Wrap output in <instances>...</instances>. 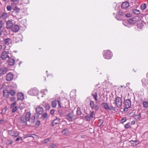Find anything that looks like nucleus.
Wrapping results in <instances>:
<instances>
[{
  "instance_id": "f257e3e1",
  "label": "nucleus",
  "mask_w": 148,
  "mask_h": 148,
  "mask_svg": "<svg viewBox=\"0 0 148 148\" xmlns=\"http://www.w3.org/2000/svg\"><path fill=\"white\" fill-rule=\"evenodd\" d=\"M122 100L121 98L117 97L114 99V104L118 108H120L122 104Z\"/></svg>"
},
{
  "instance_id": "f03ea898",
  "label": "nucleus",
  "mask_w": 148,
  "mask_h": 148,
  "mask_svg": "<svg viewBox=\"0 0 148 148\" xmlns=\"http://www.w3.org/2000/svg\"><path fill=\"white\" fill-rule=\"evenodd\" d=\"M8 134L11 136L16 137L19 136V133L17 131L12 129L11 130H8Z\"/></svg>"
},
{
  "instance_id": "7ed1b4c3",
  "label": "nucleus",
  "mask_w": 148,
  "mask_h": 148,
  "mask_svg": "<svg viewBox=\"0 0 148 148\" xmlns=\"http://www.w3.org/2000/svg\"><path fill=\"white\" fill-rule=\"evenodd\" d=\"M123 14V10H120L118 12L117 14L115 16V18L118 20L121 21L124 18Z\"/></svg>"
},
{
  "instance_id": "20e7f679",
  "label": "nucleus",
  "mask_w": 148,
  "mask_h": 148,
  "mask_svg": "<svg viewBox=\"0 0 148 148\" xmlns=\"http://www.w3.org/2000/svg\"><path fill=\"white\" fill-rule=\"evenodd\" d=\"M104 54L103 56L105 59H110L112 56V52L110 50H107L104 51Z\"/></svg>"
},
{
  "instance_id": "39448f33",
  "label": "nucleus",
  "mask_w": 148,
  "mask_h": 148,
  "mask_svg": "<svg viewBox=\"0 0 148 148\" xmlns=\"http://www.w3.org/2000/svg\"><path fill=\"white\" fill-rule=\"evenodd\" d=\"M38 90L36 88H31L28 92V93L32 96L36 95H38Z\"/></svg>"
},
{
  "instance_id": "423d86ee",
  "label": "nucleus",
  "mask_w": 148,
  "mask_h": 148,
  "mask_svg": "<svg viewBox=\"0 0 148 148\" xmlns=\"http://www.w3.org/2000/svg\"><path fill=\"white\" fill-rule=\"evenodd\" d=\"M65 117L66 119L70 121H72L73 120H75L73 112L68 113L65 115Z\"/></svg>"
},
{
  "instance_id": "0eeeda50",
  "label": "nucleus",
  "mask_w": 148,
  "mask_h": 148,
  "mask_svg": "<svg viewBox=\"0 0 148 148\" xmlns=\"http://www.w3.org/2000/svg\"><path fill=\"white\" fill-rule=\"evenodd\" d=\"M65 109V108L63 106L61 108L58 107V114L60 116L62 117L63 116L64 114L66 112Z\"/></svg>"
},
{
  "instance_id": "6e6552de",
  "label": "nucleus",
  "mask_w": 148,
  "mask_h": 148,
  "mask_svg": "<svg viewBox=\"0 0 148 148\" xmlns=\"http://www.w3.org/2000/svg\"><path fill=\"white\" fill-rule=\"evenodd\" d=\"M129 6V3L127 1H125L122 3L121 5V8L122 9L121 10H123V11L127 10V8Z\"/></svg>"
},
{
  "instance_id": "1a4fd4ad",
  "label": "nucleus",
  "mask_w": 148,
  "mask_h": 148,
  "mask_svg": "<svg viewBox=\"0 0 148 148\" xmlns=\"http://www.w3.org/2000/svg\"><path fill=\"white\" fill-rule=\"evenodd\" d=\"M35 110L37 114L41 115L44 112V110L42 107L40 106H38L35 109Z\"/></svg>"
},
{
  "instance_id": "9d476101",
  "label": "nucleus",
  "mask_w": 148,
  "mask_h": 148,
  "mask_svg": "<svg viewBox=\"0 0 148 148\" xmlns=\"http://www.w3.org/2000/svg\"><path fill=\"white\" fill-rule=\"evenodd\" d=\"M18 121L19 123L22 124L24 125H25L27 124V121L23 116H21L19 117L18 119Z\"/></svg>"
},
{
  "instance_id": "9b49d317",
  "label": "nucleus",
  "mask_w": 148,
  "mask_h": 148,
  "mask_svg": "<svg viewBox=\"0 0 148 148\" xmlns=\"http://www.w3.org/2000/svg\"><path fill=\"white\" fill-rule=\"evenodd\" d=\"M9 53L8 51H4L1 55V58L2 60H4L6 59L7 58H9V56L8 55Z\"/></svg>"
},
{
  "instance_id": "f8f14e48",
  "label": "nucleus",
  "mask_w": 148,
  "mask_h": 148,
  "mask_svg": "<svg viewBox=\"0 0 148 148\" xmlns=\"http://www.w3.org/2000/svg\"><path fill=\"white\" fill-rule=\"evenodd\" d=\"M137 21V18L136 17H134L127 20V21L129 24L132 25L135 23Z\"/></svg>"
},
{
  "instance_id": "ddd939ff",
  "label": "nucleus",
  "mask_w": 148,
  "mask_h": 148,
  "mask_svg": "<svg viewBox=\"0 0 148 148\" xmlns=\"http://www.w3.org/2000/svg\"><path fill=\"white\" fill-rule=\"evenodd\" d=\"M142 85L145 88H148V80L145 78H143L141 80Z\"/></svg>"
},
{
  "instance_id": "4468645a",
  "label": "nucleus",
  "mask_w": 148,
  "mask_h": 148,
  "mask_svg": "<svg viewBox=\"0 0 148 148\" xmlns=\"http://www.w3.org/2000/svg\"><path fill=\"white\" fill-rule=\"evenodd\" d=\"M60 119L57 118L54 119L51 123L50 126L53 127L55 125H58L59 123L60 122Z\"/></svg>"
},
{
  "instance_id": "2eb2a0df",
  "label": "nucleus",
  "mask_w": 148,
  "mask_h": 148,
  "mask_svg": "<svg viewBox=\"0 0 148 148\" xmlns=\"http://www.w3.org/2000/svg\"><path fill=\"white\" fill-rule=\"evenodd\" d=\"M13 75L11 73H10L6 75V80L8 81H12L13 79Z\"/></svg>"
},
{
  "instance_id": "dca6fc26",
  "label": "nucleus",
  "mask_w": 148,
  "mask_h": 148,
  "mask_svg": "<svg viewBox=\"0 0 148 148\" xmlns=\"http://www.w3.org/2000/svg\"><path fill=\"white\" fill-rule=\"evenodd\" d=\"M7 69L5 67H2L0 68V75H4L6 73Z\"/></svg>"
},
{
  "instance_id": "f3484780",
  "label": "nucleus",
  "mask_w": 148,
  "mask_h": 148,
  "mask_svg": "<svg viewBox=\"0 0 148 148\" xmlns=\"http://www.w3.org/2000/svg\"><path fill=\"white\" fill-rule=\"evenodd\" d=\"M4 43L8 45L11 44L12 42V40L10 38H3Z\"/></svg>"
},
{
  "instance_id": "a211bd4d",
  "label": "nucleus",
  "mask_w": 148,
  "mask_h": 148,
  "mask_svg": "<svg viewBox=\"0 0 148 148\" xmlns=\"http://www.w3.org/2000/svg\"><path fill=\"white\" fill-rule=\"evenodd\" d=\"M124 104L125 107L130 108L131 107V102L130 99H127L125 100Z\"/></svg>"
},
{
  "instance_id": "6ab92c4d",
  "label": "nucleus",
  "mask_w": 148,
  "mask_h": 148,
  "mask_svg": "<svg viewBox=\"0 0 148 148\" xmlns=\"http://www.w3.org/2000/svg\"><path fill=\"white\" fill-rule=\"evenodd\" d=\"M12 31L15 32H17L19 29V27L18 25H15L13 26L12 28Z\"/></svg>"
},
{
  "instance_id": "aec40b11",
  "label": "nucleus",
  "mask_w": 148,
  "mask_h": 148,
  "mask_svg": "<svg viewBox=\"0 0 148 148\" xmlns=\"http://www.w3.org/2000/svg\"><path fill=\"white\" fill-rule=\"evenodd\" d=\"M6 25V27L8 29L12 28L13 25L12 21L10 20H9L7 22Z\"/></svg>"
},
{
  "instance_id": "412c9836",
  "label": "nucleus",
  "mask_w": 148,
  "mask_h": 148,
  "mask_svg": "<svg viewBox=\"0 0 148 148\" xmlns=\"http://www.w3.org/2000/svg\"><path fill=\"white\" fill-rule=\"evenodd\" d=\"M17 100H22L24 99V95L22 92L18 93L17 95Z\"/></svg>"
},
{
  "instance_id": "4be33fe9",
  "label": "nucleus",
  "mask_w": 148,
  "mask_h": 148,
  "mask_svg": "<svg viewBox=\"0 0 148 148\" xmlns=\"http://www.w3.org/2000/svg\"><path fill=\"white\" fill-rule=\"evenodd\" d=\"M3 96L6 98L8 97L9 96V91L6 89H4L3 90Z\"/></svg>"
},
{
  "instance_id": "5701e85b",
  "label": "nucleus",
  "mask_w": 148,
  "mask_h": 148,
  "mask_svg": "<svg viewBox=\"0 0 148 148\" xmlns=\"http://www.w3.org/2000/svg\"><path fill=\"white\" fill-rule=\"evenodd\" d=\"M31 115V114L30 112H28L26 113L25 118L27 121H29Z\"/></svg>"
},
{
  "instance_id": "b1692460",
  "label": "nucleus",
  "mask_w": 148,
  "mask_h": 148,
  "mask_svg": "<svg viewBox=\"0 0 148 148\" xmlns=\"http://www.w3.org/2000/svg\"><path fill=\"white\" fill-rule=\"evenodd\" d=\"M42 105L47 110H48L50 109V106L49 104L47 103L43 102L42 103Z\"/></svg>"
},
{
  "instance_id": "393cba45",
  "label": "nucleus",
  "mask_w": 148,
  "mask_h": 148,
  "mask_svg": "<svg viewBox=\"0 0 148 148\" xmlns=\"http://www.w3.org/2000/svg\"><path fill=\"white\" fill-rule=\"evenodd\" d=\"M8 63L10 66H13L14 65L15 63V60L13 58H9L8 61Z\"/></svg>"
},
{
  "instance_id": "a878e982",
  "label": "nucleus",
  "mask_w": 148,
  "mask_h": 148,
  "mask_svg": "<svg viewBox=\"0 0 148 148\" xmlns=\"http://www.w3.org/2000/svg\"><path fill=\"white\" fill-rule=\"evenodd\" d=\"M7 16V14L6 13L3 12L0 13V18L3 19H6Z\"/></svg>"
},
{
  "instance_id": "bb28decb",
  "label": "nucleus",
  "mask_w": 148,
  "mask_h": 148,
  "mask_svg": "<svg viewBox=\"0 0 148 148\" xmlns=\"http://www.w3.org/2000/svg\"><path fill=\"white\" fill-rule=\"evenodd\" d=\"M138 142L137 140H131L130 141V142L131 143L132 145L133 146L135 147L139 144L138 143H137Z\"/></svg>"
},
{
  "instance_id": "cd10ccee",
  "label": "nucleus",
  "mask_w": 148,
  "mask_h": 148,
  "mask_svg": "<svg viewBox=\"0 0 148 148\" xmlns=\"http://www.w3.org/2000/svg\"><path fill=\"white\" fill-rule=\"evenodd\" d=\"M127 10H125V11H123V14L124 18L125 16L127 17H129L132 16V14L130 13H127Z\"/></svg>"
},
{
  "instance_id": "c85d7f7f",
  "label": "nucleus",
  "mask_w": 148,
  "mask_h": 148,
  "mask_svg": "<svg viewBox=\"0 0 148 148\" xmlns=\"http://www.w3.org/2000/svg\"><path fill=\"white\" fill-rule=\"evenodd\" d=\"M57 103L58 100H55L52 101L51 102V105L53 107V108H55L57 106Z\"/></svg>"
},
{
  "instance_id": "c756f323",
  "label": "nucleus",
  "mask_w": 148,
  "mask_h": 148,
  "mask_svg": "<svg viewBox=\"0 0 148 148\" xmlns=\"http://www.w3.org/2000/svg\"><path fill=\"white\" fill-rule=\"evenodd\" d=\"M90 105L91 109L92 110H93L94 109V108H95V106L94 101H90Z\"/></svg>"
},
{
  "instance_id": "7c9ffc66",
  "label": "nucleus",
  "mask_w": 148,
  "mask_h": 148,
  "mask_svg": "<svg viewBox=\"0 0 148 148\" xmlns=\"http://www.w3.org/2000/svg\"><path fill=\"white\" fill-rule=\"evenodd\" d=\"M62 100H61L60 98H59L58 99V103L59 106L58 107H61L63 106L62 105Z\"/></svg>"
},
{
  "instance_id": "2f4dec72",
  "label": "nucleus",
  "mask_w": 148,
  "mask_h": 148,
  "mask_svg": "<svg viewBox=\"0 0 148 148\" xmlns=\"http://www.w3.org/2000/svg\"><path fill=\"white\" fill-rule=\"evenodd\" d=\"M82 114V112L80 108L78 107L77 108L76 111V114L77 116H79Z\"/></svg>"
},
{
  "instance_id": "473e14b6",
  "label": "nucleus",
  "mask_w": 148,
  "mask_h": 148,
  "mask_svg": "<svg viewBox=\"0 0 148 148\" xmlns=\"http://www.w3.org/2000/svg\"><path fill=\"white\" fill-rule=\"evenodd\" d=\"M101 106L105 109L108 110V105L106 103H103L101 104Z\"/></svg>"
},
{
  "instance_id": "72a5a7b5",
  "label": "nucleus",
  "mask_w": 148,
  "mask_h": 148,
  "mask_svg": "<svg viewBox=\"0 0 148 148\" xmlns=\"http://www.w3.org/2000/svg\"><path fill=\"white\" fill-rule=\"evenodd\" d=\"M93 96V98L95 99V101H97V92H95L92 93L91 94Z\"/></svg>"
},
{
  "instance_id": "f704fd0d",
  "label": "nucleus",
  "mask_w": 148,
  "mask_h": 148,
  "mask_svg": "<svg viewBox=\"0 0 148 148\" xmlns=\"http://www.w3.org/2000/svg\"><path fill=\"white\" fill-rule=\"evenodd\" d=\"M13 142V141L10 139H8L6 142V144L7 145H9L12 144Z\"/></svg>"
},
{
  "instance_id": "c9c22d12",
  "label": "nucleus",
  "mask_w": 148,
  "mask_h": 148,
  "mask_svg": "<svg viewBox=\"0 0 148 148\" xmlns=\"http://www.w3.org/2000/svg\"><path fill=\"white\" fill-rule=\"evenodd\" d=\"M35 121V117L34 116H32L31 119H30V120L29 121H30L32 124L34 123Z\"/></svg>"
},
{
  "instance_id": "e433bc0d",
  "label": "nucleus",
  "mask_w": 148,
  "mask_h": 148,
  "mask_svg": "<svg viewBox=\"0 0 148 148\" xmlns=\"http://www.w3.org/2000/svg\"><path fill=\"white\" fill-rule=\"evenodd\" d=\"M143 107L145 108H148V102L147 101H144L143 102Z\"/></svg>"
},
{
  "instance_id": "4c0bfd02",
  "label": "nucleus",
  "mask_w": 148,
  "mask_h": 148,
  "mask_svg": "<svg viewBox=\"0 0 148 148\" xmlns=\"http://www.w3.org/2000/svg\"><path fill=\"white\" fill-rule=\"evenodd\" d=\"M135 118L137 120H139L141 117V113H140L134 116Z\"/></svg>"
},
{
  "instance_id": "58836bf2",
  "label": "nucleus",
  "mask_w": 148,
  "mask_h": 148,
  "mask_svg": "<svg viewBox=\"0 0 148 148\" xmlns=\"http://www.w3.org/2000/svg\"><path fill=\"white\" fill-rule=\"evenodd\" d=\"M132 12L135 14H138L140 13V12L139 10L136 9L133 10Z\"/></svg>"
},
{
  "instance_id": "ea45409f",
  "label": "nucleus",
  "mask_w": 148,
  "mask_h": 148,
  "mask_svg": "<svg viewBox=\"0 0 148 148\" xmlns=\"http://www.w3.org/2000/svg\"><path fill=\"white\" fill-rule=\"evenodd\" d=\"M146 8V5L145 3H144L142 4L140 6V8L142 10H144Z\"/></svg>"
},
{
  "instance_id": "a19ab883",
  "label": "nucleus",
  "mask_w": 148,
  "mask_h": 148,
  "mask_svg": "<svg viewBox=\"0 0 148 148\" xmlns=\"http://www.w3.org/2000/svg\"><path fill=\"white\" fill-rule=\"evenodd\" d=\"M57 147V145L55 144H51L49 146V148H56Z\"/></svg>"
},
{
  "instance_id": "79ce46f5",
  "label": "nucleus",
  "mask_w": 148,
  "mask_h": 148,
  "mask_svg": "<svg viewBox=\"0 0 148 148\" xmlns=\"http://www.w3.org/2000/svg\"><path fill=\"white\" fill-rule=\"evenodd\" d=\"M108 110H112L114 111H115L116 110L115 108L113 107L112 106H108Z\"/></svg>"
},
{
  "instance_id": "37998d69",
  "label": "nucleus",
  "mask_w": 148,
  "mask_h": 148,
  "mask_svg": "<svg viewBox=\"0 0 148 148\" xmlns=\"http://www.w3.org/2000/svg\"><path fill=\"white\" fill-rule=\"evenodd\" d=\"M103 123V121L102 119H99L98 120V125L100 126Z\"/></svg>"
},
{
  "instance_id": "c03bdc74",
  "label": "nucleus",
  "mask_w": 148,
  "mask_h": 148,
  "mask_svg": "<svg viewBox=\"0 0 148 148\" xmlns=\"http://www.w3.org/2000/svg\"><path fill=\"white\" fill-rule=\"evenodd\" d=\"M85 119L86 121H89L91 119L90 117L88 115H87L85 116Z\"/></svg>"
},
{
  "instance_id": "a18cd8bd",
  "label": "nucleus",
  "mask_w": 148,
  "mask_h": 148,
  "mask_svg": "<svg viewBox=\"0 0 148 148\" xmlns=\"http://www.w3.org/2000/svg\"><path fill=\"white\" fill-rule=\"evenodd\" d=\"M68 131L67 129H64L62 132L63 134L66 135L67 134Z\"/></svg>"
},
{
  "instance_id": "49530a36",
  "label": "nucleus",
  "mask_w": 148,
  "mask_h": 148,
  "mask_svg": "<svg viewBox=\"0 0 148 148\" xmlns=\"http://www.w3.org/2000/svg\"><path fill=\"white\" fill-rule=\"evenodd\" d=\"M9 93L12 96H14V95L16 93V92L15 91H14L13 90H10L9 91Z\"/></svg>"
},
{
  "instance_id": "de8ad7c7",
  "label": "nucleus",
  "mask_w": 148,
  "mask_h": 148,
  "mask_svg": "<svg viewBox=\"0 0 148 148\" xmlns=\"http://www.w3.org/2000/svg\"><path fill=\"white\" fill-rule=\"evenodd\" d=\"M47 114L46 112H45L42 116V118L43 119H46L47 117Z\"/></svg>"
},
{
  "instance_id": "09e8293b",
  "label": "nucleus",
  "mask_w": 148,
  "mask_h": 148,
  "mask_svg": "<svg viewBox=\"0 0 148 148\" xmlns=\"http://www.w3.org/2000/svg\"><path fill=\"white\" fill-rule=\"evenodd\" d=\"M41 93H43L44 95L46 94V93L47 92V90L45 89L44 90H41Z\"/></svg>"
},
{
  "instance_id": "8fccbe9b",
  "label": "nucleus",
  "mask_w": 148,
  "mask_h": 148,
  "mask_svg": "<svg viewBox=\"0 0 148 148\" xmlns=\"http://www.w3.org/2000/svg\"><path fill=\"white\" fill-rule=\"evenodd\" d=\"M7 110V108H6L3 109L2 112H1V114H5L6 111Z\"/></svg>"
},
{
  "instance_id": "3c124183",
  "label": "nucleus",
  "mask_w": 148,
  "mask_h": 148,
  "mask_svg": "<svg viewBox=\"0 0 148 148\" xmlns=\"http://www.w3.org/2000/svg\"><path fill=\"white\" fill-rule=\"evenodd\" d=\"M131 127L130 123H128L126 124H125V127L126 129H128V128H129Z\"/></svg>"
},
{
  "instance_id": "603ef678",
  "label": "nucleus",
  "mask_w": 148,
  "mask_h": 148,
  "mask_svg": "<svg viewBox=\"0 0 148 148\" xmlns=\"http://www.w3.org/2000/svg\"><path fill=\"white\" fill-rule=\"evenodd\" d=\"M126 120L127 119L126 117H123L121 120V123H123L124 122L126 121Z\"/></svg>"
},
{
  "instance_id": "864d4df0",
  "label": "nucleus",
  "mask_w": 148,
  "mask_h": 148,
  "mask_svg": "<svg viewBox=\"0 0 148 148\" xmlns=\"http://www.w3.org/2000/svg\"><path fill=\"white\" fill-rule=\"evenodd\" d=\"M14 10L15 11V12L16 13H18L19 12L20 9L19 8H18L17 7H15L14 9Z\"/></svg>"
},
{
  "instance_id": "5fc2aeb1",
  "label": "nucleus",
  "mask_w": 148,
  "mask_h": 148,
  "mask_svg": "<svg viewBox=\"0 0 148 148\" xmlns=\"http://www.w3.org/2000/svg\"><path fill=\"white\" fill-rule=\"evenodd\" d=\"M7 121L3 119H1L0 120V123L1 124H4Z\"/></svg>"
},
{
  "instance_id": "6e6d98bb",
  "label": "nucleus",
  "mask_w": 148,
  "mask_h": 148,
  "mask_svg": "<svg viewBox=\"0 0 148 148\" xmlns=\"http://www.w3.org/2000/svg\"><path fill=\"white\" fill-rule=\"evenodd\" d=\"M23 140V138L21 137H18L15 140V141L17 142L20 140Z\"/></svg>"
},
{
  "instance_id": "4d7b16f0",
  "label": "nucleus",
  "mask_w": 148,
  "mask_h": 148,
  "mask_svg": "<svg viewBox=\"0 0 148 148\" xmlns=\"http://www.w3.org/2000/svg\"><path fill=\"white\" fill-rule=\"evenodd\" d=\"M40 124V122L39 121H37L35 123V125L37 127L39 126Z\"/></svg>"
},
{
  "instance_id": "13d9d810",
  "label": "nucleus",
  "mask_w": 148,
  "mask_h": 148,
  "mask_svg": "<svg viewBox=\"0 0 148 148\" xmlns=\"http://www.w3.org/2000/svg\"><path fill=\"white\" fill-rule=\"evenodd\" d=\"M16 102H15L12 103L10 106V108H14L15 106L16 105Z\"/></svg>"
},
{
  "instance_id": "bf43d9fd",
  "label": "nucleus",
  "mask_w": 148,
  "mask_h": 148,
  "mask_svg": "<svg viewBox=\"0 0 148 148\" xmlns=\"http://www.w3.org/2000/svg\"><path fill=\"white\" fill-rule=\"evenodd\" d=\"M94 114V112L93 111H92L90 113V116H89L91 118V119H92L93 118V115Z\"/></svg>"
},
{
  "instance_id": "052dcab7",
  "label": "nucleus",
  "mask_w": 148,
  "mask_h": 148,
  "mask_svg": "<svg viewBox=\"0 0 148 148\" xmlns=\"http://www.w3.org/2000/svg\"><path fill=\"white\" fill-rule=\"evenodd\" d=\"M3 25V21H0V31H2L1 29Z\"/></svg>"
},
{
  "instance_id": "680f3d73",
  "label": "nucleus",
  "mask_w": 148,
  "mask_h": 148,
  "mask_svg": "<svg viewBox=\"0 0 148 148\" xmlns=\"http://www.w3.org/2000/svg\"><path fill=\"white\" fill-rule=\"evenodd\" d=\"M17 109V107L16 106H15L14 108H13L12 109V112L13 113L14 112L16 111Z\"/></svg>"
},
{
  "instance_id": "e2e57ef3",
  "label": "nucleus",
  "mask_w": 148,
  "mask_h": 148,
  "mask_svg": "<svg viewBox=\"0 0 148 148\" xmlns=\"http://www.w3.org/2000/svg\"><path fill=\"white\" fill-rule=\"evenodd\" d=\"M49 139H44L43 141V143H46L49 142Z\"/></svg>"
},
{
  "instance_id": "0e129e2a",
  "label": "nucleus",
  "mask_w": 148,
  "mask_h": 148,
  "mask_svg": "<svg viewBox=\"0 0 148 148\" xmlns=\"http://www.w3.org/2000/svg\"><path fill=\"white\" fill-rule=\"evenodd\" d=\"M95 108H94V109L96 110H98L99 109V108L98 106V105H96L95 106Z\"/></svg>"
},
{
  "instance_id": "69168bd1",
  "label": "nucleus",
  "mask_w": 148,
  "mask_h": 148,
  "mask_svg": "<svg viewBox=\"0 0 148 148\" xmlns=\"http://www.w3.org/2000/svg\"><path fill=\"white\" fill-rule=\"evenodd\" d=\"M127 108L126 107L123 110V111L125 112H127L128 111V108Z\"/></svg>"
},
{
  "instance_id": "338daca9",
  "label": "nucleus",
  "mask_w": 148,
  "mask_h": 148,
  "mask_svg": "<svg viewBox=\"0 0 148 148\" xmlns=\"http://www.w3.org/2000/svg\"><path fill=\"white\" fill-rule=\"evenodd\" d=\"M7 9L8 11H10L11 10V7L10 6H8L7 7Z\"/></svg>"
},
{
  "instance_id": "774afa93",
  "label": "nucleus",
  "mask_w": 148,
  "mask_h": 148,
  "mask_svg": "<svg viewBox=\"0 0 148 148\" xmlns=\"http://www.w3.org/2000/svg\"><path fill=\"white\" fill-rule=\"evenodd\" d=\"M54 112V110L53 109H52L51 110L50 113L52 115L53 114Z\"/></svg>"
}]
</instances>
